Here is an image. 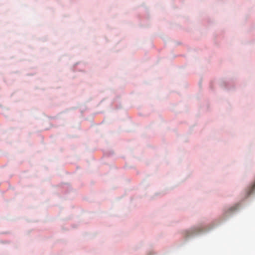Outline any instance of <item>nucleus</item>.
Listing matches in <instances>:
<instances>
[{
  "label": "nucleus",
  "mask_w": 255,
  "mask_h": 255,
  "mask_svg": "<svg viewBox=\"0 0 255 255\" xmlns=\"http://www.w3.org/2000/svg\"><path fill=\"white\" fill-rule=\"evenodd\" d=\"M200 231V229L197 228L194 229H192L190 231H188L186 232L187 236H190V235L193 234L196 232H198Z\"/></svg>",
  "instance_id": "1"
},
{
  "label": "nucleus",
  "mask_w": 255,
  "mask_h": 255,
  "mask_svg": "<svg viewBox=\"0 0 255 255\" xmlns=\"http://www.w3.org/2000/svg\"><path fill=\"white\" fill-rule=\"evenodd\" d=\"M253 187L254 189L255 188V184L254 185Z\"/></svg>",
  "instance_id": "2"
}]
</instances>
